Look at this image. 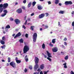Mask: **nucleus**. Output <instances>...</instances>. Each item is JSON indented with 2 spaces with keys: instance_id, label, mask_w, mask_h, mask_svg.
<instances>
[{
  "instance_id": "obj_1",
  "label": "nucleus",
  "mask_w": 74,
  "mask_h": 74,
  "mask_svg": "<svg viewBox=\"0 0 74 74\" xmlns=\"http://www.w3.org/2000/svg\"><path fill=\"white\" fill-rule=\"evenodd\" d=\"M34 60L35 64L34 67V70H35V71H36L38 68V62H39V58H38V57H36L35 58Z\"/></svg>"
},
{
  "instance_id": "obj_2",
  "label": "nucleus",
  "mask_w": 74,
  "mask_h": 74,
  "mask_svg": "<svg viewBox=\"0 0 74 74\" xmlns=\"http://www.w3.org/2000/svg\"><path fill=\"white\" fill-rule=\"evenodd\" d=\"M29 49L30 48H29V47L26 45H25L23 49V52L24 53H26L27 51H29Z\"/></svg>"
},
{
  "instance_id": "obj_3",
  "label": "nucleus",
  "mask_w": 74,
  "mask_h": 74,
  "mask_svg": "<svg viewBox=\"0 0 74 74\" xmlns=\"http://www.w3.org/2000/svg\"><path fill=\"white\" fill-rule=\"evenodd\" d=\"M33 41L34 42H36L37 37V34L36 33H34L33 35Z\"/></svg>"
},
{
  "instance_id": "obj_4",
  "label": "nucleus",
  "mask_w": 74,
  "mask_h": 74,
  "mask_svg": "<svg viewBox=\"0 0 74 74\" xmlns=\"http://www.w3.org/2000/svg\"><path fill=\"white\" fill-rule=\"evenodd\" d=\"M10 65L13 68H15V67H16V64L15 62H13L10 63Z\"/></svg>"
},
{
  "instance_id": "obj_5",
  "label": "nucleus",
  "mask_w": 74,
  "mask_h": 74,
  "mask_svg": "<svg viewBox=\"0 0 74 74\" xmlns=\"http://www.w3.org/2000/svg\"><path fill=\"white\" fill-rule=\"evenodd\" d=\"M45 16V14L44 13H42L40 15H39V19H41V18H43Z\"/></svg>"
},
{
  "instance_id": "obj_6",
  "label": "nucleus",
  "mask_w": 74,
  "mask_h": 74,
  "mask_svg": "<svg viewBox=\"0 0 74 74\" xmlns=\"http://www.w3.org/2000/svg\"><path fill=\"white\" fill-rule=\"evenodd\" d=\"M16 12L18 14H21V13L22 12V8H19L16 10Z\"/></svg>"
},
{
  "instance_id": "obj_7",
  "label": "nucleus",
  "mask_w": 74,
  "mask_h": 74,
  "mask_svg": "<svg viewBox=\"0 0 74 74\" xmlns=\"http://www.w3.org/2000/svg\"><path fill=\"white\" fill-rule=\"evenodd\" d=\"M14 22H16V23L17 25H18L19 23H21V21L19 19H16L14 20Z\"/></svg>"
},
{
  "instance_id": "obj_8",
  "label": "nucleus",
  "mask_w": 74,
  "mask_h": 74,
  "mask_svg": "<svg viewBox=\"0 0 74 74\" xmlns=\"http://www.w3.org/2000/svg\"><path fill=\"white\" fill-rule=\"evenodd\" d=\"M58 50V48L56 47H54L52 49V51L53 52H56Z\"/></svg>"
},
{
  "instance_id": "obj_9",
  "label": "nucleus",
  "mask_w": 74,
  "mask_h": 74,
  "mask_svg": "<svg viewBox=\"0 0 74 74\" xmlns=\"http://www.w3.org/2000/svg\"><path fill=\"white\" fill-rule=\"evenodd\" d=\"M8 6V4L7 3H4L3 4V9H5L7 8V7Z\"/></svg>"
},
{
  "instance_id": "obj_10",
  "label": "nucleus",
  "mask_w": 74,
  "mask_h": 74,
  "mask_svg": "<svg viewBox=\"0 0 74 74\" xmlns=\"http://www.w3.org/2000/svg\"><path fill=\"white\" fill-rule=\"evenodd\" d=\"M73 3L71 1H66L65 2V5H68V4H72Z\"/></svg>"
},
{
  "instance_id": "obj_11",
  "label": "nucleus",
  "mask_w": 74,
  "mask_h": 74,
  "mask_svg": "<svg viewBox=\"0 0 74 74\" xmlns=\"http://www.w3.org/2000/svg\"><path fill=\"white\" fill-rule=\"evenodd\" d=\"M21 36V34L20 32H19L17 34H16V36L14 37V38H16V37H19Z\"/></svg>"
},
{
  "instance_id": "obj_12",
  "label": "nucleus",
  "mask_w": 74,
  "mask_h": 74,
  "mask_svg": "<svg viewBox=\"0 0 74 74\" xmlns=\"http://www.w3.org/2000/svg\"><path fill=\"white\" fill-rule=\"evenodd\" d=\"M47 53V56L49 58H52V56H51V54L49 53V52L47 51H46Z\"/></svg>"
},
{
  "instance_id": "obj_13",
  "label": "nucleus",
  "mask_w": 74,
  "mask_h": 74,
  "mask_svg": "<svg viewBox=\"0 0 74 74\" xmlns=\"http://www.w3.org/2000/svg\"><path fill=\"white\" fill-rule=\"evenodd\" d=\"M44 68V64H42L40 66V68L41 70H43Z\"/></svg>"
},
{
  "instance_id": "obj_14",
  "label": "nucleus",
  "mask_w": 74,
  "mask_h": 74,
  "mask_svg": "<svg viewBox=\"0 0 74 74\" xmlns=\"http://www.w3.org/2000/svg\"><path fill=\"white\" fill-rule=\"evenodd\" d=\"M38 9L39 10H41L42 9V8L41 5H38L37 7Z\"/></svg>"
},
{
  "instance_id": "obj_15",
  "label": "nucleus",
  "mask_w": 74,
  "mask_h": 74,
  "mask_svg": "<svg viewBox=\"0 0 74 74\" xmlns=\"http://www.w3.org/2000/svg\"><path fill=\"white\" fill-rule=\"evenodd\" d=\"M25 61L27 62H28V60L29 59H28V58H27V56L26 55L25 57Z\"/></svg>"
},
{
  "instance_id": "obj_16",
  "label": "nucleus",
  "mask_w": 74,
  "mask_h": 74,
  "mask_svg": "<svg viewBox=\"0 0 74 74\" xmlns=\"http://www.w3.org/2000/svg\"><path fill=\"white\" fill-rule=\"evenodd\" d=\"M0 42L2 45H4L5 44V42L4 41V40H0Z\"/></svg>"
},
{
  "instance_id": "obj_17",
  "label": "nucleus",
  "mask_w": 74,
  "mask_h": 74,
  "mask_svg": "<svg viewBox=\"0 0 74 74\" xmlns=\"http://www.w3.org/2000/svg\"><path fill=\"white\" fill-rule=\"evenodd\" d=\"M55 40H56V39H52V42L53 44H55Z\"/></svg>"
},
{
  "instance_id": "obj_18",
  "label": "nucleus",
  "mask_w": 74,
  "mask_h": 74,
  "mask_svg": "<svg viewBox=\"0 0 74 74\" xmlns=\"http://www.w3.org/2000/svg\"><path fill=\"white\" fill-rule=\"evenodd\" d=\"M64 12V11L60 10L59 12V13L61 14H63Z\"/></svg>"
},
{
  "instance_id": "obj_19",
  "label": "nucleus",
  "mask_w": 74,
  "mask_h": 74,
  "mask_svg": "<svg viewBox=\"0 0 74 74\" xmlns=\"http://www.w3.org/2000/svg\"><path fill=\"white\" fill-rule=\"evenodd\" d=\"M19 41L21 43H23V38H21L20 39Z\"/></svg>"
},
{
  "instance_id": "obj_20",
  "label": "nucleus",
  "mask_w": 74,
  "mask_h": 74,
  "mask_svg": "<svg viewBox=\"0 0 74 74\" xmlns=\"http://www.w3.org/2000/svg\"><path fill=\"white\" fill-rule=\"evenodd\" d=\"M31 5H32V2H30L29 3L28 5V8H29L31 6Z\"/></svg>"
},
{
  "instance_id": "obj_21",
  "label": "nucleus",
  "mask_w": 74,
  "mask_h": 74,
  "mask_svg": "<svg viewBox=\"0 0 74 74\" xmlns=\"http://www.w3.org/2000/svg\"><path fill=\"white\" fill-rule=\"evenodd\" d=\"M59 3V0H56V1L55 2V3L56 4H58V3Z\"/></svg>"
},
{
  "instance_id": "obj_22",
  "label": "nucleus",
  "mask_w": 74,
  "mask_h": 74,
  "mask_svg": "<svg viewBox=\"0 0 74 74\" xmlns=\"http://www.w3.org/2000/svg\"><path fill=\"white\" fill-rule=\"evenodd\" d=\"M0 8H1V9H3L4 10L3 8V4H0Z\"/></svg>"
},
{
  "instance_id": "obj_23",
  "label": "nucleus",
  "mask_w": 74,
  "mask_h": 74,
  "mask_svg": "<svg viewBox=\"0 0 74 74\" xmlns=\"http://www.w3.org/2000/svg\"><path fill=\"white\" fill-rule=\"evenodd\" d=\"M42 48L43 49H45V44L43 43L42 45Z\"/></svg>"
},
{
  "instance_id": "obj_24",
  "label": "nucleus",
  "mask_w": 74,
  "mask_h": 74,
  "mask_svg": "<svg viewBox=\"0 0 74 74\" xmlns=\"http://www.w3.org/2000/svg\"><path fill=\"white\" fill-rule=\"evenodd\" d=\"M36 4V2L35 1H34L32 2V5L33 7H34V6Z\"/></svg>"
},
{
  "instance_id": "obj_25",
  "label": "nucleus",
  "mask_w": 74,
  "mask_h": 74,
  "mask_svg": "<svg viewBox=\"0 0 74 74\" xmlns=\"http://www.w3.org/2000/svg\"><path fill=\"white\" fill-rule=\"evenodd\" d=\"M34 27V26H31L30 29L31 30H32V31L34 30V29H33Z\"/></svg>"
},
{
  "instance_id": "obj_26",
  "label": "nucleus",
  "mask_w": 74,
  "mask_h": 74,
  "mask_svg": "<svg viewBox=\"0 0 74 74\" xmlns=\"http://www.w3.org/2000/svg\"><path fill=\"white\" fill-rule=\"evenodd\" d=\"M10 26L9 25H8L6 26L5 29H10Z\"/></svg>"
},
{
  "instance_id": "obj_27",
  "label": "nucleus",
  "mask_w": 74,
  "mask_h": 74,
  "mask_svg": "<svg viewBox=\"0 0 74 74\" xmlns=\"http://www.w3.org/2000/svg\"><path fill=\"white\" fill-rule=\"evenodd\" d=\"M69 59V56H66L64 58L65 60H67Z\"/></svg>"
},
{
  "instance_id": "obj_28",
  "label": "nucleus",
  "mask_w": 74,
  "mask_h": 74,
  "mask_svg": "<svg viewBox=\"0 0 74 74\" xmlns=\"http://www.w3.org/2000/svg\"><path fill=\"white\" fill-rule=\"evenodd\" d=\"M3 12L5 14H7V13H8V11L7 10H4L3 11Z\"/></svg>"
},
{
  "instance_id": "obj_29",
  "label": "nucleus",
  "mask_w": 74,
  "mask_h": 74,
  "mask_svg": "<svg viewBox=\"0 0 74 74\" xmlns=\"http://www.w3.org/2000/svg\"><path fill=\"white\" fill-rule=\"evenodd\" d=\"M16 62L17 63H21V61L20 60H17L16 61Z\"/></svg>"
},
{
  "instance_id": "obj_30",
  "label": "nucleus",
  "mask_w": 74,
  "mask_h": 74,
  "mask_svg": "<svg viewBox=\"0 0 74 74\" xmlns=\"http://www.w3.org/2000/svg\"><path fill=\"white\" fill-rule=\"evenodd\" d=\"M1 48H2V49H5V45H3L2 46H1Z\"/></svg>"
},
{
  "instance_id": "obj_31",
  "label": "nucleus",
  "mask_w": 74,
  "mask_h": 74,
  "mask_svg": "<svg viewBox=\"0 0 74 74\" xmlns=\"http://www.w3.org/2000/svg\"><path fill=\"white\" fill-rule=\"evenodd\" d=\"M8 62H11V58L8 57Z\"/></svg>"
},
{
  "instance_id": "obj_32",
  "label": "nucleus",
  "mask_w": 74,
  "mask_h": 74,
  "mask_svg": "<svg viewBox=\"0 0 74 74\" xmlns=\"http://www.w3.org/2000/svg\"><path fill=\"white\" fill-rule=\"evenodd\" d=\"M49 45L50 47H53V45L52 44V42H50V44H49Z\"/></svg>"
},
{
  "instance_id": "obj_33",
  "label": "nucleus",
  "mask_w": 74,
  "mask_h": 74,
  "mask_svg": "<svg viewBox=\"0 0 74 74\" xmlns=\"http://www.w3.org/2000/svg\"><path fill=\"white\" fill-rule=\"evenodd\" d=\"M2 40H3V41H5V36H3L2 38Z\"/></svg>"
},
{
  "instance_id": "obj_34",
  "label": "nucleus",
  "mask_w": 74,
  "mask_h": 74,
  "mask_svg": "<svg viewBox=\"0 0 74 74\" xmlns=\"http://www.w3.org/2000/svg\"><path fill=\"white\" fill-rule=\"evenodd\" d=\"M47 59L50 61V62H51L52 61V59L51 58H49V57H47Z\"/></svg>"
},
{
  "instance_id": "obj_35",
  "label": "nucleus",
  "mask_w": 74,
  "mask_h": 74,
  "mask_svg": "<svg viewBox=\"0 0 74 74\" xmlns=\"http://www.w3.org/2000/svg\"><path fill=\"white\" fill-rule=\"evenodd\" d=\"M6 14H6L5 13H4L1 15V16H2V17H3L4 16H5V15H6Z\"/></svg>"
},
{
  "instance_id": "obj_36",
  "label": "nucleus",
  "mask_w": 74,
  "mask_h": 74,
  "mask_svg": "<svg viewBox=\"0 0 74 74\" xmlns=\"http://www.w3.org/2000/svg\"><path fill=\"white\" fill-rule=\"evenodd\" d=\"M3 10L2 9H1V8H0V13H1L2 12H3Z\"/></svg>"
},
{
  "instance_id": "obj_37",
  "label": "nucleus",
  "mask_w": 74,
  "mask_h": 74,
  "mask_svg": "<svg viewBox=\"0 0 74 74\" xmlns=\"http://www.w3.org/2000/svg\"><path fill=\"white\" fill-rule=\"evenodd\" d=\"M22 9L23 10H26V8L25 6H23L22 7Z\"/></svg>"
},
{
  "instance_id": "obj_38",
  "label": "nucleus",
  "mask_w": 74,
  "mask_h": 74,
  "mask_svg": "<svg viewBox=\"0 0 74 74\" xmlns=\"http://www.w3.org/2000/svg\"><path fill=\"white\" fill-rule=\"evenodd\" d=\"M64 41H67V38H66V37H65L64 38Z\"/></svg>"
},
{
  "instance_id": "obj_39",
  "label": "nucleus",
  "mask_w": 74,
  "mask_h": 74,
  "mask_svg": "<svg viewBox=\"0 0 74 74\" xmlns=\"http://www.w3.org/2000/svg\"><path fill=\"white\" fill-rule=\"evenodd\" d=\"M10 21H14V19L11 17L10 18Z\"/></svg>"
},
{
  "instance_id": "obj_40",
  "label": "nucleus",
  "mask_w": 74,
  "mask_h": 74,
  "mask_svg": "<svg viewBox=\"0 0 74 74\" xmlns=\"http://www.w3.org/2000/svg\"><path fill=\"white\" fill-rule=\"evenodd\" d=\"M58 25L60 27H61V25H60V22H58Z\"/></svg>"
},
{
  "instance_id": "obj_41",
  "label": "nucleus",
  "mask_w": 74,
  "mask_h": 74,
  "mask_svg": "<svg viewBox=\"0 0 74 74\" xmlns=\"http://www.w3.org/2000/svg\"><path fill=\"white\" fill-rule=\"evenodd\" d=\"M49 72V71H48L46 72L45 71L44 74H47L48 72Z\"/></svg>"
},
{
  "instance_id": "obj_42",
  "label": "nucleus",
  "mask_w": 74,
  "mask_h": 74,
  "mask_svg": "<svg viewBox=\"0 0 74 74\" xmlns=\"http://www.w3.org/2000/svg\"><path fill=\"white\" fill-rule=\"evenodd\" d=\"M24 71H25V73H26V72H27V69H26V68H25L24 70Z\"/></svg>"
},
{
  "instance_id": "obj_43",
  "label": "nucleus",
  "mask_w": 74,
  "mask_h": 74,
  "mask_svg": "<svg viewBox=\"0 0 74 74\" xmlns=\"http://www.w3.org/2000/svg\"><path fill=\"white\" fill-rule=\"evenodd\" d=\"M48 27V25H46L45 26V29H47Z\"/></svg>"
},
{
  "instance_id": "obj_44",
  "label": "nucleus",
  "mask_w": 74,
  "mask_h": 74,
  "mask_svg": "<svg viewBox=\"0 0 74 74\" xmlns=\"http://www.w3.org/2000/svg\"><path fill=\"white\" fill-rule=\"evenodd\" d=\"M25 37L26 38H27L28 37V34H26L25 35Z\"/></svg>"
},
{
  "instance_id": "obj_45",
  "label": "nucleus",
  "mask_w": 74,
  "mask_h": 74,
  "mask_svg": "<svg viewBox=\"0 0 74 74\" xmlns=\"http://www.w3.org/2000/svg\"><path fill=\"white\" fill-rule=\"evenodd\" d=\"M23 3L24 4H25V3H26V0H24L23 1Z\"/></svg>"
},
{
  "instance_id": "obj_46",
  "label": "nucleus",
  "mask_w": 74,
  "mask_h": 74,
  "mask_svg": "<svg viewBox=\"0 0 74 74\" xmlns=\"http://www.w3.org/2000/svg\"><path fill=\"white\" fill-rule=\"evenodd\" d=\"M45 14L46 15V16H48V15L49 14L48 13H45Z\"/></svg>"
},
{
  "instance_id": "obj_47",
  "label": "nucleus",
  "mask_w": 74,
  "mask_h": 74,
  "mask_svg": "<svg viewBox=\"0 0 74 74\" xmlns=\"http://www.w3.org/2000/svg\"><path fill=\"white\" fill-rule=\"evenodd\" d=\"M29 69L32 70V66H29Z\"/></svg>"
},
{
  "instance_id": "obj_48",
  "label": "nucleus",
  "mask_w": 74,
  "mask_h": 74,
  "mask_svg": "<svg viewBox=\"0 0 74 74\" xmlns=\"http://www.w3.org/2000/svg\"><path fill=\"white\" fill-rule=\"evenodd\" d=\"M71 74H74V73L73 72V71H71L70 73Z\"/></svg>"
},
{
  "instance_id": "obj_49",
  "label": "nucleus",
  "mask_w": 74,
  "mask_h": 74,
  "mask_svg": "<svg viewBox=\"0 0 74 74\" xmlns=\"http://www.w3.org/2000/svg\"><path fill=\"white\" fill-rule=\"evenodd\" d=\"M67 42H64V45H66L67 46Z\"/></svg>"
},
{
  "instance_id": "obj_50",
  "label": "nucleus",
  "mask_w": 74,
  "mask_h": 74,
  "mask_svg": "<svg viewBox=\"0 0 74 74\" xmlns=\"http://www.w3.org/2000/svg\"><path fill=\"white\" fill-rule=\"evenodd\" d=\"M72 26H74V21L72 22Z\"/></svg>"
},
{
  "instance_id": "obj_51",
  "label": "nucleus",
  "mask_w": 74,
  "mask_h": 74,
  "mask_svg": "<svg viewBox=\"0 0 74 74\" xmlns=\"http://www.w3.org/2000/svg\"><path fill=\"white\" fill-rule=\"evenodd\" d=\"M48 4H51V2L50 1H49L48 2Z\"/></svg>"
},
{
  "instance_id": "obj_52",
  "label": "nucleus",
  "mask_w": 74,
  "mask_h": 74,
  "mask_svg": "<svg viewBox=\"0 0 74 74\" xmlns=\"http://www.w3.org/2000/svg\"><path fill=\"white\" fill-rule=\"evenodd\" d=\"M23 28H24V29H26V27H25V25L23 26Z\"/></svg>"
},
{
  "instance_id": "obj_53",
  "label": "nucleus",
  "mask_w": 74,
  "mask_h": 74,
  "mask_svg": "<svg viewBox=\"0 0 74 74\" xmlns=\"http://www.w3.org/2000/svg\"><path fill=\"white\" fill-rule=\"evenodd\" d=\"M61 53H62V55H64V52H63H63L61 51Z\"/></svg>"
},
{
  "instance_id": "obj_54",
  "label": "nucleus",
  "mask_w": 74,
  "mask_h": 74,
  "mask_svg": "<svg viewBox=\"0 0 74 74\" xmlns=\"http://www.w3.org/2000/svg\"><path fill=\"white\" fill-rule=\"evenodd\" d=\"M64 68L66 69L67 68V65H64Z\"/></svg>"
},
{
  "instance_id": "obj_55",
  "label": "nucleus",
  "mask_w": 74,
  "mask_h": 74,
  "mask_svg": "<svg viewBox=\"0 0 74 74\" xmlns=\"http://www.w3.org/2000/svg\"><path fill=\"white\" fill-rule=\"evenodd\" d=\"M41 71V69H40V68L38 69L37 70V71Z\"/></svg>"
},
{
  "instance_id": "obj_56",
  "label": "nucleus",
  "mask_w": 74,
  "mask_h": 74,
  "mask_svg": "<svg viewBox=\"0 0 74 74\" xmlns=\"http://www.w3.org/2000/svg\"><path fill=\"white\" fill-rule=\"evenodd\" d=\"M34 15V13H32L31 14V16H33Z\"/></svg>"
},
{
  "instance_id": "obj_57",
  "label": "nucleus",
  "mask_w": 74,
  "mask_h": 74,
  "mask_svg": "<svg viewBox=\"0 0 74 74\" xmlns=\"http://www.w3.org/2000/svg\"><path fill=\"white\" fill-rule=\"evenodd\" d=\"M66 64L67 63H66V62H65L64 64H63V65H64V66H66Z\"/></svg>"
},
{
  "instance_id": "obj_58",
  "label": "nucleus",
  "mask_w": 74,
  "mask_h": 74,
  "mask_svg": "<svg viewBox=\"0 0 74 74\" xmlns=\"http://www.w3.org/2000/svg\"><path fill=\"white\" fill-rule=\"evenodd\" d=\"M27 20H26L25 22L24 23V24H25V25H26V24L27 23Z\"/></svg>"
},
{
  "instance_id": "obj_59",
  "label": "nucleus",
  "mask_w": 74,
  "mask_h": 74,
  "mask_svg": "<svg viewBox=\"0 0 74 74\" xmlns=\"http://www.w3.org/2000/svg\"><path fill=\"white\" fill-rule=\"evenodd\" d=\"M15 60H16V62L17 60H18V58L17 57H16Z\"/></svg>"
},
{
  "instance_id": "obj_60",
  "label": "nucleus",
  "mask_w": 74,
  "mask_h": 74,
  "mask_svg": "<svg viewBox=\"0 0 74 74\" xmlns=\"http://www.w3.org/2000/svg\"><path fill=\"white\" fill-rule=\"evenodd\" d=\"M39 74V73L38 72H35L34 73V74Z\"/></svg>"
},
{
  "instance_id": "obj_61",
  "label": "nucleus",
  "mask_w": 74,
  "mask_h": 74,
  "mask_svg": "<svg viewBox=\"0 0 74 74\" xmlns=\"http://www.w3.org/2000/svg\"><path fill=\"white\" fill-rule=\"evenodd\" d=\"M18 3L17 2H16L15 3V5H18Z\"/></svg>"
},
{
  "instance_id": "obj_62",
  "label": "nucleus",
  "mask_w": 74,
  "mask_h": 74,
  "mask_svg": "<svg viewBox=\"0 0 74 74\" xmlns=\"http://www.w3.org/2000/svg\"><path fill=\"white\" fill-rule=\"evenodd\" d=\"M40 74H43V72H42V71H41L40 72Z\"/></svg>"
},
{
  "instance_id": "obj_63",
  "label": "nucleus",
  "mask_w": 74,
  "mask_h": 74,
  "mask_svg": "<svg viewBox=\"0 0 74 74\" xmlns=\"http://www.w3.org/2000/svg\"><path fill=\"white\" fill-rule=\"evenodd\" d=\"M59 5V6H61V5H62V3H59L58 4Z\"/></svg>"
},
{
  "instance_id": "obj_64",
  "label": "nucleus",
  "mask_w": 74,
  "mask_h": 74,
  "mask_svg": "<svg viewBox=\"0 0 74 74\" xmlns=\"http://www.w3.org/2000/svg\"><path fill=\"white\" fill-rule=\"evenodd\" d=\"M44 56L45 58H47V56H46L45 55H44Z\"/></svg>"
}]
</instances>
